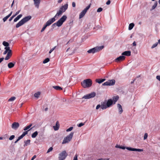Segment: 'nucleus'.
Returning <instances> with one entry per match:
<instances>
[{"label":"nucleus","mask_w":160,"mask_h":160,"mask_svg":"<svg viewBox=\"0 0 160 160\" xmlns=\"http://www.w3.org/2000/svg\"><path fill=\"white\" fill-rule=\"evenodd\" d=\"M67 18V17L66 15H63L57 22L53 24L52 27H54L56 26L58 27L61 26L63 23L66 21Z\"/></svg>","instance_id":"obj_1"},{"label":"nucleus","mask_w":160,"mask_h":160,"mask_svg":"<svg viewBox=\"0 0 160 160\" xmlns=\"http://www.w3.org/2000/svg\"><path fill=\"white\" fill-rule=\"evenodd\" d=\"M113 101L112 99H109L107 102H101V108L103 109H106L107 108L110 107L113 104Z\"/></svg>","instance_id":"obj_2"},{"label":"nucleus","mask_w":160,"mask_h":160,"mask_svg":"<svg viewBox=\"0 0 160 160\" xmlns=\"http://www.w3.org/2000/svg\"><path fill=\"white\" fill-rule=\"evenodd\" d=\"M31 18L32 17L31 16H29L23 18L17 24L16 26V28H18L23 25L25 23L30 20Z\"/></svg>","instance_id":"obj_3"},{"label":"nucleus","mask_w":160,"mask_h":160,"mask_svg":"<svg viewBox=\"0 0 160 160\" xmlns=\"http://www.w3.org/2000/svg\"><path fill=\"white\" fill-rule=\"evenodd\" d=\"M92 81L90 79H86L83 80L82 82V85L84 88L90 87L92 85Z\"/></svg>","instance_id":"obj_4"},{"label":"nucleus","mask_w":160,"mask_h":160,"mask_svg":"<svg viewBox=\"0 0 160 160\" xmlns=\"http://www.w3.org/2000/svg\"><path fill=\"white\" fill-rule=\"evenodd\" d=\"M104 48V46H102L99 47H95L92 49H90L87 52L88 53H94L99 52L102 50Z\"/></svg>","instance_id":"obj_5"},{"label":"nucleus","mask_w":160,"mask_h":160,"mask_svg":"<svg viewBox=\"0 0 160 160\" xmlns=\"http://www.w3.org/2000/svg\"><path fill=\"white\" fill-rule=\"evenodd\" d=\"M115 147L117 148L122 149H125L126 148L128 150L131 151H135L138 152H142L143 151V150L142 149L132 148H131L128 147H127L126 148L124 147L118 145H117Z\"/></svg>","instance_id":"obj_6"},{"label":"nucleus","mask_w":160,"mask_h":160,"mask_svg":"<svg viewBox=\"0 0 160 160\" xmlns=\"http://www.w3.org/2000/svg\"><path fill=\"white\" fill-rule=\"evenodd\" d=\"M74 134V132H71V133L66 137L65 138L62 142V144H64L68 143L72 139Z\"/></svg>","instance_id":"obj_7"},{"label":"nucleus","mask_w":160,"mask_h":160,"mask_svg":"<svg viewBox=\"0 0 160 160\" xmlns=\"http://www.w3.org/2000/svg\"><path fill=\"white\" fill-rule=\"evenodd\" d=\"M54 19H50L49 20H48L46 22L45 24L44 25L43 27L42 28V30H41V32H43L45 30V29L47 26H50L54 22Z\"/></svg>","instance_id":"obj_8"},{"label":"nucleus","mask_w":160,"mask_h":160,"mask_svg":"<svg viewBox=\"0 0 160 160\" xmlns=\"http://www.w3.org/2000/svg\"><path fill=\"white\" fill-rule=\"evenodd\" d=\"M68 155L65 151H62L59 155V160H64L65 159Z\"/></svg>","instance_id":"obj_9"},{"label":"nucleus","mask_w":160,"mask_h":160,"mask_svg":"<svg viewBox=\"0 0 160 160\" xmlns=\"http://www.w3.org/2000/svg\"><path fill=\"white\" fill-rule=\"evenodd\" d=\"M115 81L114 79L109 80L102 84L103 86H112L115 84Z\"/></svg>","instance_id":"obj_10"},{"label":"nucleus","mask_w":160,"mask_h":160,"mask_svg":"<svg viewBox=\"0 0 160 160\" xmlns=\"http://www.w3.org/2000/svg\"><path fill=\"white\" fill-rule=\"evenodd\" d=\"M96 95V93L94 92H92L90 93L87 94L83 96L82 98H84L85 99H88L92 98L95 97Z\"/></svg>","instance_id":"obj_11"},{"label":"nucleus","mask_w":160,"mask_h":160,"mask_svg":"<svg viewBox=\"0 0 160 160\" xmlns=\"http://www.w3.org/2000/svg\"><path fill=\"white\" fill-rule=\"evenodd\" d=\"M90 5L87 6L80 14L79 18H82L86 13L88 10L90 8Z\"/></svg>","instance_id":"obj_12"},{"label":"nucleus","mask_w":160,"mask_h":160,"mask_svg":"<svg viewBox=\"0 0 160 160\" xmlns=\"http://www.w3.org/2000/svg\"><path fill=\"white\" fill-rule=\"evenodd\" d=\"M63 13V12L59 9V11L57 12L53 18H51V19H54V22L56 21V20L57 19L58 17L62 14Z\"/></svg>","instance_id":"obj_13"},{"label":"nucleus","mask_w":160,"mask_h":160,"mask_svg":"<svg viewBox=\"0 0 160 160\" xmlns=\"http://www.w3.org/2000/svg\"><path fill=\"white\" fill-rule=\"evenodd\" d=\"M125 58V56L122 55L117 58L114 60L115 62H118L124 60Z\"/></svg>","instance_id":"obj_14"},{"label":"nucleus","mask_w":160,"mask_h":160,"mask_svg":"<svg viewBox=\"0 0 160 160\" xmlns=\"http://www.w3.org/2000/svg\"><path fill=\"white\" fill-rule=\"evenodd\" d=\"M19 126V124L18 122H14L12 125V128L16 130Z\"/></svg>","instance_id":"obj_15"},{"label":"nucleus","mask_w":160,"mask_h":160,"mask_svg":"<svg viewBox=\"0 0 160 160\" xmlns=\"http://www.w3.org/2000/svg\"><path fill=\"white\" fill-rule=\"evenodd\" d=\"M68 5L66 4L63 6H62L60 8V10L63 12H64L68 8Z\"/></svg>","instance_id":"obj_16"},{"label":"nucleus","mask_w":160,"mask_h":160,"mask_svg":"<svg viewBox=\"0 0 160 160\" xmlns=\"http://www.w3.org/2000/svg\"><path fill=\"white\" fill-rule=\"evenodd\" d=\"M12 55V51L11 50H9V51L8 52L5 58V59L6 60H8L11 57Z\"/></svg>","instance_id":"obj_17"},{"label":"nucleus","mask_w":160,"mask_h":160,"mask_svg":"<svg viewBox=\"0 0 160 160\" xmlns=\"http://www.w3.org/2000/svg\"><path fill=\"white\" fill-rule=\"evenodd\" d=\"M33 1L35 6L38 8L40 2V0H33Z\"/></svg>","instance_id":"obj_18"},{"label":"nucleus","mask_w":160,"mask_h":160,"mask_svg":"<svg viewBox=\"0 0 160 160\" xmlns=\"http://www.w3.org/2000/svg\"><path fill=\"white\" fill-rule=\"evenodd\" d=\"M117 107L119 111V114H121L123 112V110L122 109V106L119 104L117 105Z\"/></svg>","instance_id":"obj_19"},{"label":"nucleus","mask_w":160,"mask_h":160,"mask_svg":"<svg viewBox=\"0 0 160 160\" xmlns=\"http://www.w3.org/2000/svg\"><path fill=\"white\" fill-rule=\"evenodd\" d=\"M131 52L130 51H126L122 54V56H130L131 55Z\"/></svg>","instance_id":"obj_20"},{"label":"nucleus","mask_w":160,"mask_h":160,"mask_svg":"<svg viewBox=\"0 0 160 160\" xmlns=\"http://www.w3.org/2000/svg\"><path fill=\"white\" fill-rule=\"evenodd\" d=\"M59 127V124L58 121H57L56 123V125L54 126L53 128L56 131L58 129Z\"/></svg>","instance_id":"obj_21"},{"label":"nucleus","mask_w":160,"mask_h":160,"mask_svg":"<svg viewBox=\"0 0 160 160\" xmlns=\"http://www.w3.org/2000/svg\"><path fill=\"white\" fill-rule=\"evenodd\" d=\"M105 80V79H96V81L99 83H101L104 81Z\"/></svg>","instance_id":"obj_22"},{"label":"nucleus","mask_w":160,"mask_h":160,"mask_svg":"<svg viewBox=\"0 0 160 160\" xmlns=\"http://www.w3.org/2000/svg\"><path fill=\"white\" fill-rule=\"evenodd\" d=\"M30 141H31L29 139L28 140L26 141H24V146L25 147L29 145L30 144Z\"/></svg>","instance_id":"obj_23"},{"label":"nucleus","mask_w":160,"mask_h":160,"mask_svg":"<svg viewBox=\"0 0 160 160\" xmlns=\"http://www.w3.org/2000/svg\"><path fill=\"white\" fill-rule=\"evenodd\" d=\"M10 48L9 47H5L4 49L5 50L4 51L3 54L4 55H5L7 53H8V52L9 51V50H11L10 49Z\"/></svg>","instance_id":"obj_24"},{"label":"nucleus","mask_w":160,"mask_h":160,"mask_svg":"<svg viewBox=\"0 0 160 160\" xmlns=\"http://www.w3.org/2000/svg\"><path fill=\"white\" fill-rule=\"evenodd\" d=\"M119 97L118 96H116L114 97L112 99L113 103L114 104L118 100Z\"/></svg>","instance_id":"obj_25"},{"label":"nucleus","mask_w":160,"mask_h":160,"mask_svg":"<svg viewBox=\"0 0 160 160\" xmlns=\"http://www.w3.org/2000/svg\"><path fill=\"white\" fill-rule=\"evenodd\" d=\"M22 16V14H21L18 15L16 18L14 20V22H15L18 21L20 18Z\"/></svg>","instance_id":"obj_26"},{"label":"nucleus","mask_w":160,"mask_h":160,"mask_svg":"<svg viewBox=\"0 0 160 160\" xmlns=\"http://www.w3.org/2000/svg\"><path fill=\"white\" fill-rule=\"evenodd\" d=\"M52 87L54 89L57 90H62V88L61 87L58 86H53Z\"/></svg>","instance_id":"obj_27"},{"label":"nucleus","mask_w":160,"mask_h":160,"mask_svg":"<svg viewBox=\"0 0 160 160\" xmlns=\"http://www.w3.org/2000/svg\"><path fill=\"white\" fill-rule=\"evenodd\" d=\"M15 65V63H13L12 62H10L8 64V68H13Z\"/></svg>","instance_id":"obj_28"},{"label":"nucleus","mask_w":160,"mask_h":160,"mask_svg":"<svg viewBox=\"0 0 160 160\" xmlns=\"http://www.w3.org/2000/svg\"><path fill=\"white\" fill-rule=\"evenodd\" d=\"M40 94H41V92H37L36 93H35L34 94V96L35 97L38 98L39 97Z\"/></svg>","instance_id":"obj_29"},{"label":"nucleus","mask_w":160,"mask_h":160,"mask_svg":"<svg viewBox=\"0 0 160 160\" xmlns=\"http://www.w3.org/2000/svg\"><path fill=\"white\" fill-rule=\"evenodd\" d=\"M38 134V132L37 131H35L33 133L32 135V137L33 138H34L37 136Z\"/></svg>","instance_id":"obj_30"},{"label":"nucleus","mask_w":160,"mask_h":160,"mask_svg":"<svg viewBox=\"0 0 160 160\" xmlns=\"http://www.w3.org/2000/svg\"><path fill=\"white\" fill-rule=\"evenodd\" d=\"M134 26V24L133 23H131L129 24L128 27V29L131 30L132 29Z\"/></svg>","instance_id":"obj_31"},{"label":"nucleus","mask_w":160,"mask_h":160,"mask_svg":"<svg viewBox=\"0 0 160 160\" xmlns=\"http://www.w3.org/2000/svg\"><path fill=\"white\" fill-rule=\"evenodd\" d=\"M157 4H158L157 2H155L154 5L152 6V8L150 10L151 11L152 10L154 9L157 7Z\"/></svg>","instance_id":"obj_32"},{"label":"nucleus","mask_w":160,"mask_h":160,"mask_svg":"<svg viewBox=\"0 0 160 160\" xmlns=\"http://www.w3.org/2000/svg\"><path fill=\"white\" fill-rule=\"evenodd\" d=\"M2 44L6 47H8V46L9 45V44L8 42H6L5 41H3L2 42Z\"/></svg>","instance_id":"obj_33"},{"label":"nucleus","mask_w":160,"mask_h":160,"mask_svg":"<svg viewBox=\"0 0 160 160\" xmlns=\"http://www.w3.org/2000/svg\"><path fill=\"white\" fill-rule=\"evenodd\" d=\"M32 125V124H30L29 125L24 128L23 130L26 131L29 129Z\"/></svg>","instance_id":"obj_34"},{"label":"nucleus","mask_w":160,"mask_h":160,"mask_svg":"<svg viewBox=\"0 0 160 160\" xmlns=\"http://www.w3.org/2000/svg\"><path fill=\"white\" fill-rule=\"evenodd\" d=\"M16 98L15 97H12L8 100V102L13 101H14L16 99Z\"/></svg>","instance_id":"obj_35"},{"label":"nucleus","mask_w":160,"mask_h":160,"mask_svg":"<svg viewBox=\"0 0 160 160\" xmlns=\"http://www.w3.org/2000/svg\"><path fill=\"white\" fill-rule=\"evenodd\" d=\"M49 59L48 58H46L43 62V63H46L48 62L49 61Z\"/></svg>","instance_id":"obj_36"},{"label":"nucleus","mask_w":160,"mask_h":160,"mask_svg":"<svg viewBox=\"0 0 160 160\" xmlns=\"http://www.w3.org/2000/svg\"><path fill=\"white\" fill-rule=\"evenodd\" d=\"M158 42H156V43L153 44L151 47L152 48H153L156 47L158 45Z\"/></svg>","instance_id":"obj_37"},{"label":"nucleus","mask_w":160,"mask_h":160,"mask_svg":"<svg viewBox=\"0 0 160 160\" xmlns=\"http://www.w3.org/2000/svg\"><path fill=\"white\" fill-rule=\"evenodd\" d=\"M9 18V17H8V15L7 16H6V17H4V18H3V21L4 22H5L6 21V20H7V19Z\"/></svg>","instance_id":"obj_38"},{"label":"nucleus","mask_w":160,"mask_h":160,"mask_svg":"<svg viewBox=\"0 0 160 160\" xmlns=\"http://www.w3.org/2000/svg\"><path fill=\"white\" fill-rule=\"evenodd\" d=\"M15 138V136L14 135H12L9 138L10 140H12L13 139Z\"/></svg>","instance_id":"obj_39"},{"label":"nucleus","mask_w":160,"mask_h":160,"mask_svg":"<svg viewBox=\"0 0 160 160\" xmlns=\"http://www.w3.org/2000/svg\"><path fill=\"white\" fill-rule=\"evenodd\" d=\"M109 158H98L97 160H109Z\"/></svg>","instance_id":"obj_40"},{"label":"nucleus","mask_w":160,"mask_h":160,"mask_svg":"<svg viewBox=\"0 0 160 160\" xmlns=\"http://www.w3.org/2000/svg\"><path fill=\"white\" fill-rule=\"evenodd\" d=\"M53 149V148L52 147H51L48 150L47 152V153H48L49 152H50L51 151H52Z\"/></svg>","instance_id":"obj_41"},{"label":"nucleus","mask_w":160,"mask_h":160,"mask_svg":"<svg viewBox=\"0 0 160 160\" xmlns=\"http://www.w3.org/2000/svg\"><path fill=\"white\" fill-rule=\"evenodd\" d=\"M56 46H55L53 48H52L50 49V51H49V53H51L56 48Z\"/></svg>","instance_id":"obj_42"},{"label":"nucleus","mask_w":160,"mask_h":160,"mask_svg":"<svg viewBox=\"0 0 160 160\" xmlns=\"http://www.w3.org/2000/svg\"><path fill=\"white\" fill-rule=\"evenodd\" d=\"M148 136V134L147 133H145L144 134V138H143L144 140L146 139L147 138Z\"/></svg>","instance_id":"obj_43"},{"label":"nucleus","mask_w":160,"mask_h":160,"mask_svg":"<svg viewBox=\"0 0 160 160\" xmlns=\"http://www.w3.org/2000/svg\"><path fill=\"white\" fill-rule=\"evenodd\" d=\"M72 129H73V127H71L69 128H68V129H67L66 131L67 132L70 131L72 130Z\"/></svg>","instance_id":"obj_44"},{"label":"nucleus","mask_w":160,"mask_h":160,"mask_svg":"<svg viewBox=\"0 0 160 160\" xmlns=\"http://www.w3.org/2000/svg\"><path fill=\"white\" fill-rule=\"evenodd\" d=\"M102 10V8H99L97 10V12H101Z\"/></svg>","instance_id":"obj_45"},{"label":"nucleus","mask_w":160,"mask_h":160,"mask_svg":"<svg viewBox=\"0 0 160 160\" xmlns=\"http://www.w3.org/2000/svg\"><path fill=\"white\" fill-rule=\"evenodd\" d=\"M73 160H78V155L76 154L74 157Z\"/></svg>","instance_id":"obj_46"},{"label":"nucleus","mask_w":160,"mask_h":160,"mask_svg":"<svg viewBox=\"0 0 160 160\" xmlns=\"http://www.w3.org/2000/svg\"><path fill=\"white\" fill-rule=\"evenodd\" d=\"M84 125V123H80L79 124H78V127H81L82 126H83Z\"/></svg>","instance_id":"obj_47"},{"label":"nucleus","mask_w":160,"mask_h":160,"mask_svg":"<svg viewBox=\"0 0 160 160\" xmlns=\"http://www.w3.org/2000/svg\"><path fill=\"white\" fill-rule=\"evenodd\" d=\"M27 132L28 131H25L22 134V135L23 136V137L28 133Z\"/></svg>","instance_id":"obj_48"},{"label":"nucleus","mask_w":160,"mask_h":160,"mask_svg":"<svg viewBox=\"0 0 160 160\" xmlns=\"http://www.w3.org/2000/svg\"><path fill=\"white\" fill-rule=\"evenodd\" d=\"M101 107V105H100V104H98L96 106V109L98 110Z\"/></svg>","instance_id":"obj_49"},{"label":"nucleus","mask_w":160,"mask_h":160,"mask_svg":"<svg viewBox=\"0 0 160 160\" xmlns=\"http://www.w3.org/2000/svg\"><path fill=\"white\" fill-rule=\"evenodd\" d=\"M15 17V15H13L9 19V21H11L12 19Z\"/></svg>","instance_id":"obj_50"},{"label":"nucleus","mask_w":160,"mask_h":160,"mask_svg":"<svg viewBox=\"0 0 160 160\" xmlns=\"http://www.w3.org/2000/svg\"><path fill=\"white\" fill-rule=\"evenodd\" d=\"M156 78L157 80L160 81V76H157L156 77Z\"/></svg>","instance_id":"obj_51"},{"label":"nucleus","mask_w":160,"mask_h":160,"mask_svg":"<svg viewBox=\"0 0 160 160\" xmlns=\"http://www.w3.org/2000/svg\"><path fill=\"white\" fill-rule=\"evenodd\" d=\"M23 136L22 135H21V136H20L19 137H18V139L20 140V139L23 138Z\"/></svg>","instance_id":"obj_52"},{"label":"nucleus","mask_w":160,"mask_h":160,"mask_svg":"<svg viewBox=\"0 0 160 160\" xmlns=\"http://www.w3.org/2000/svg\"><path fill=\"white\" fill-rule=\"evenodd\" d=\"M72 5L73 7H75L76 6V3L74 2H73L72 3Z\"/></svg>","instance_id":"obj_53"},{"label":"nucleus","mask_w":160,"mask_h":160,"mask_svg":"<svg viewBox=\"0 0 160 160\" xmlns=\"http://www.w3.org/2000/svg\"><path fill=\"white\" fill-rule=\"evenodd\" d=\"M110 2H111L109 0H108L106 4L107 5H109L110 3Z\"/></svg>","instance_id":"obj_54"},{"label":"nucleus","mask_w":160,"mask_h":160,"mask_svg":"<svg viewBox=\"0 0 160 160\" xmlns=\"http://www.w3.org/2000/svg\"><path fill=\"white\" fill-rule=\"evenodd\" d=\"M20 12V10H19L18 11V12H16L15 14L14 15H15V16H16Z\"/></svg>","instance_id":"obj_55"},{"label":"nucleus","mask_w":160,"mask_h":160,"mask_svg":"<svg viewBox=\"0 0 160 160\" xmlns=\"http://www.w3.org/2000/svg\"><path fill=\"white\" fill-rule=\"evenodd\" d=\"M132 44H133V46H135L136 45V42L135 41L133 42V43Z\"/></svg>","instance_id":"obj_56"},{"label":"nucleus","mask_w":160,"mask_h":160,"mask_svg":"<svg viewBox=\"0 0 160 160\" xmlns=\"http://www.w3.org/2000/svg\"><path fill=\"white\" fill-rule=\"evenodd\" d=\"M36 155H34L32 158V160H33L35 158H36Z\"/></svg>","instance_id":"obj_57"},{"label":"nucleus","mask_w":160,"mask_h":160,"mask_svg":"<svg viewBox=\"0 0 160 160\" xmlns=\"http://www.w3.org/2000/svg\"><path fill=\"white\" fill-rule=\"evenodd\" d=\"M12 12H11V13L9 14L8 16V17H9L12 15Z\"/></svg>","instance_id":"obj_58"},{"label":"nucleus","mask_w":160,"mask_h":160,"mask_svg":"<svg viewBox=\"0 0 160 160\" xmlns=\"http://www.w3.org/2000/svg\"><path fill=\"white\" fill-rule=\"evenodd\" d=\"M19 140L18 139V138L15 142L14 143H17Z\"/></svg>","instance_id":"obj_59"},{"label":"nucleus","mask_w":160,"mask_h":160,"mask_svg":"<svg viewBox=\"0 0 160 160\" xmlns=\"http://www.w3.org/2000/svg\"><path fill=\"white\" fill-rule=\"evenodd\" d=\"M63 0H58V2L59 3H61Z\"/></svg>","instance_id":"obj_60"},{"label":"nucleus","mask_w":160,"mask_h":160,"mask_svg":"<svg viewBox=\"0 0 160 160\" xmlns=\"http://www.w3.org/2000/svg\"><path fill=\"white\" fill-rule=\"evenodd\" d=\"M48 110V108H45V111H47Z\"/></svg>","instance_id":"obj_61"},{"label":"nucleus","mask_w":160,"mask_h":160,"mask_svg":"<svg viewBox=\"0 0 160 160\" xmlns=\"http://www.w3.org/2000/svg\"><path fill=\"white\" fill-rule=\"evenodd\" d=\"M3 139V138L2 137H0V140H2Z\"/></svg>","instance_id":"obj_62"},{"label":"nucleus","mask_w":160,"mask_h":160,"mask_svg":"<svg viewBox=\"0 0 160 160\" xmlns=\"http://www.w3.org/2000/svg\"><path fill=\"white\" fill-rule=\"evenodd\" d=\"M134 80H133V81H132V82H131V84H132V83H133L134 82Z\"/></svg>","instance_id":"obj_63"},{"label":"nucleus","mask_w":160,"mask_h":160,"mask_svg":"<svg viewBox=\"0 0 160 160\" xmlns=\"http://www.w3.org/2000/svg\"><path fill=\"white\" fill-rule=\"evenodd\" d=\"M158 43L159 44H160V39L158 40Z\"/></svg>","instance_id":"obj_64"}]
</instances>
